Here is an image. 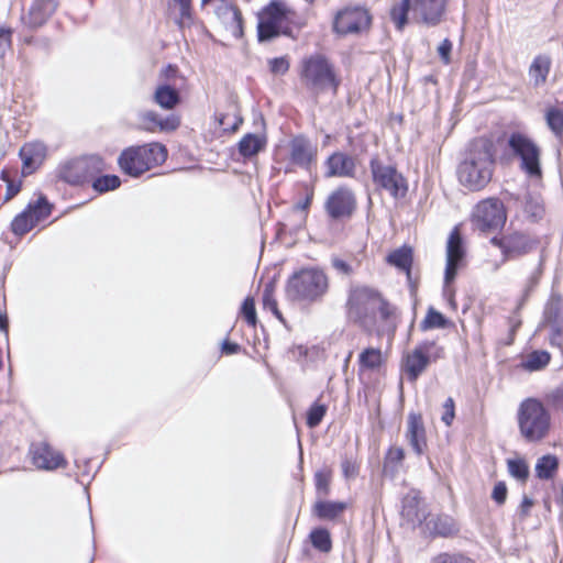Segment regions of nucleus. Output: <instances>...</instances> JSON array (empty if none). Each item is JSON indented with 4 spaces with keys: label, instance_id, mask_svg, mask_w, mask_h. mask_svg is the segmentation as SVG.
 Returning a JSON list of instances; mask_svg holds the SVG:
<instances>
[{
    "label": "nucleus",
    "instance_id": "obj_5",
    "mask_svg": "<svg viewBox=\"0 0 563 563\" xmlns=\"http://www.w3.org/2000/svg\"><path fill=\"white\" fill-rule=\"evenodd\" d=\"M166 157V147L154 142L124 150L119 157V165L125 174L137 177L155 165L165 162Z\"/></svg>",
    "mask_w": 563,
    "mask_h": 563
},
{
    "label": "nucleus",
    "instance_id": "obj_16",
    "mask_svg": "<svg viewBox=\"0 0 563 563\" xmlns=\"http://www.w3.org/2000/svg\"><path fill=\"white\" fill-rule=\"evenodd\" d=\"M355 208V196L346 187H340L332 191L325 201V210L332 219L349 218Z\"/></svg>",
    "mask_w": 563,
    "mask_h": 563
},
{
    "label": "nucleus",
    "instance_id": "obj_54",
    "mask_svg": "<svg viewBox=\"0 0 563 563\" xmlns=\"http://www.w3.org/2000/svg\"><path fill=\"white\" fill-rule=\"evenodd\" d=\"M548 402L555 409L563 410V386H559L547 395Z\"/></svg>",
    "mask_w": 563,
    "mask_h": 563
},
{
    "label": "nucleus",
    "instance_id": "obj_41",
    "mask_svg": "<svg viewBox=\"0 0 563 563\" xmlns=\"http://www.w3.org/2000/svg\"><path fill=\"white\" fill-rule=\"evenodd\" d=\"M179 9V16L176 23L180 29L189 27L194 23L191 0H173Z\"/></svg>",
    "mask_w": 563,
    "mask_h": 563
},
{
    "label": "nucleus",
    "instance_id": "obj_15",
    "mask_svg": "<svg viewBox=\"0 0 563 563\" xmlns=\"http://www.w3.org/2000/svg\"><path fill=\"white\" fill-rule=\"evenodd\" d=\"M51 207L44 197H40L35 205H30L26 210L18 214L11 228L14 234L23 235L29 232L36 223L48 217Z\"/></svg>",
    "mask_w": 563,
    "mask_h": 563
},
{
    "label": "nucleus",
    "instance_id": "obj_28",
    "mask_svg": "<svg viewBox=\"0 0 563 563\" xmlns=\"http://www.w3.org/2000/svg\"><path fill=\"white\" fill-rule=\"evenodd\" d=\"M143 129L150 132L159 131H174L179 126V120L175 115L162 119L154 111H146L141 115Z\"/></svg>",
    "mask_w": 563,
    "mask_h": 563
},
{
    "label": "nucleus",
    "instance_id": "obj_39",
    "mask_svg": "<svg viewBox=\"0 0 563 563\" xmlns=\"http://www.w3.org/2000/svg\"><path fill=\"white\" fill-rule=\"evenodd\" d=\"M383 357L379 349H365L358 357V363L363 369H376L382 365Z\"/></svg>",
    "mask_w": 563,
    "mask_h": 563
},
{
    "label": "nucleus",
    "instance_id": "obj_36",
    "mask_svg": "<svg viewBox=\"0 0 563 563\" xmlns=\"http://www.w3.org/2000/svg\"><path fill=\"white\" fill-rule=\"evenodd\" d=\"M387 262L390 265L406 272L407 275L410 276L412 251L410 247L406 246L397 249L387 256Z\"/></svg>",
    "mask_w": 563,
    "mask_h": 563
},
{
    "label": "nucleus",
    "instance_id": "obj_1",
    "mask_svg": "<svg viewBox=\"0 0 563 563\" xmlns=\"http://www.w3.org/2000/svg\"><path fill=\"white\" fill-rule=\"evenodd\" d=\"M495 169L493 144L488 140L473 141L456 170L459 183L470 191L484 189L492 180Z\"/></svg>",
    "mask_w": 563,
    "mask_h": 563
},
{
    "label": "nucleus",
    "instance_id": "obj_13",
    "mask_svg": "<svg viewBox=\"0 0 563 563\" xmlns=\"http://www.w3.org/2000/svg\"><path fill=\"white\" fill-rule=\"evenodd\" d=\"M492 243L498 246L505 258L514 260L531 253L539 246V240L523 232H512L500 239L494 238Z\"/></svg>",
    "mask_w": 563,
    "mask_h": 563
},
{
    "label": "nucleus",
    "instance_id": "obj_20",
    "mask_svg": "<svg viewBox=\"0 0 563 563\" xmlns=\"http://www.w3.org/2000/svg\"><path fill=\"white\" fill-rule=\"evenodd\" d=\"M289 156L292 164L309 170L316 162L317 146L309 140L297 136L289 144Z\"/></svg>",
    "mask_w": 563,
    "mask_h": 563
},
{
    "label": "nucleus",
    "instance_id": "obj_21",
    "mask_svg": "<svg viewBox=\"0 0 563 563\" xmlns=\"http://www.w3.org/2000/svg\"><path fill=\"white\" fill-rule=\"evenodd\" d=\"M405 437L418 456L424 453L427 439L423 420L420 413L410 412L408 415Z\"/></svg>",
    "mask_w": 563,
    "mask_h": 563
},
{
    "label": "nucleus",
    "instance_id": "obj_56",
    "mask_svg": "<svg viewBox=\"0 0 563 563\" xmlns=\"http://www.w3.org/2000/svg\"><path fill=\"white\" fill-rule=\"evenodd\" d=\"M507 486L504 482H498L493 489L492 498L496 501L498 505H504L507 499Z\"/></svg>",
    "mask_w": 563,
    "mask_h": 563
},
{
    "label": "nucleus",
    "instance_id": "obj_55",
    "mask_svg": "<svg viewBox=\"0 0 563 563\" xmlns=\"http://www.w3.org/2000/svg\"><path fill=\"white\" fill-rule=\"evenodd\" d=\"M455 417V406L453 398L449 397L443 404V415L441 420L445 423V426H451L452 421Z\"/></svg>",
    "mask_w": 563,
    "mask_h": 563
},
{
    "label": "nucleus",
    "instance_id": "obj_10",
    "mask_svg": "<svg viewBox=\"0 0 563 563\" xmlns=\"http://www.w3.org/2000/svg\"><path fill=\"white\" fill-rule=\"evenodd\" d=\"M508 145L520 157L521 167L527 174L530 176H541V151L530 137L521 133H512L509 136Z\"/></svg>",
    "mask_w": 563,
    "mask_h": 563
},
{
    "label": "nucleus",
    "instance_id": "obj_62",
    "mask_svg": "<svg viewBox=\"0 0 563 563\" xmlns=\"http://www.w3.org/2000/svg\"><path fill=\"white\" fill-rule=\"evenodd\" d=\"M533 506V500L528 497V496H523L522 498V501H521V505H520V512L523 517H527L530 512V509L532 508Z\"/></svg>",
    "mask_w": 563,
    "mask_h": 563
},
{
    "label": "nucleus",
    "instance_id": "obj_27",
    "mask_svg": "<svg viewBox=\"0 0 563 563\" xmlns=\"http://www.w3.org/2000/svg\"><path fill=\"white\" fill-rule=\"evenodd\" d=\"M325 166V177H354L355 175V159L343 152L330 155Z\"/></svg>",
    "mask_w": 563,
    "mask_h": 563
},
{
    "label": "nucleus",
    "instance_id": "obj_17",
    "mask_svg": "<svg viewBox=\"0 0 563 563\" xmlns=\"http://www.w3.org/2000/svg\"><path fill=\"white\" fill-rule=\"evenodd\" d=\"M446 2V0H413V18L427 26H435L443 20Z\"/></svg>",
    "mask_w": 563,
    "mask_h": 563
},
{
    "label": "nucleus",
    "instance_id": "obj_47",
    "mask_svg": "<svg viewBox=\"0 0 563 563\" xmlns=\"http://www.w3.org/2000/svg\"><path fill=\"white\" fill-rule=\"evenodd\" d=\"M263 306L264 309L272 311L279 320H283L282 313L278 310L277 301L274 297V285L268 284L263 291Z\"/></svg>",
    "mask_w": 563,
    "mask_h": 563
},
{
    "label": "nucleus",
    "instance_id": "obj_7",
    "mask_svg": "<svg viewBox=\"0 0 563 563\" xmlns=\"http://www.w3.org/2000/svg\"><path fill=\"white\" fill-rule=\"evenodd\" d=\"M369 170L373 184L377 189L387 192L395 200L406 197L408 181L395 164L374 156L369 161Z\"/></svg>",
    "mask_w": 563,
    "mask_h": 563
},
{
    "label": "nucleus",
    "instance_id": "obj_57",
    "mask_svg": "<svg viewBox=\"0 0 563 563\" xmlns=\"http://www.w3.org/2000/svg\"><path fill=\"white\" fill-rule=\"evenodd\" d=\"M271 71L277 75H284L289 69V63L284 57L274 58L269 62Z\"/></svg>",
    "mask_w": 563,
    "mask_h": 563
},
{
    "label": "nucleus",
    "instance_id": "obj_52",
    "mask_svg": "<svg viewBox=\"0 0 563 563\" xmlns=\"http://www.w3.org/2000/svg\"><path fill=\"white\" fill-rule=\"evenodd\" d=\"M431 563H475L462 554L441 553L437 555Z\"/></svg>",
    "mask_w": 563,
    "mask_h": 563
},
{
    "label": "nucleus",
    "instance_id": "obj_46",
    "mask_svg": "<svg viewBox=\"0 0 563 563\" xmlns=\"http://www.w3.org/2000/svg\"><path fill=\"white\" fill-rule=\"evenodd\" d=\"M121 181L120 178L115 175H104L101 177H98L93 184L92 187L95 190L99 192H104L109 190H114L120 186Z\"/></svg>",
    "mask_w": 563,
    "mask_h": 563
},
{
    "label": "nucleus",
    "instance_id": "obj_42",
    "mask_svg": "<svg viewBox=\"0 0 563 563\" xmlns=\"http://www.w3.org/2000/svg\"><path fill=\"white\" fill-rule=\"evenodd\" d=\"M312 545L321 552H329L332 548L330 533L325 529H316L310 533Z\"/></svg>",
    "mask_w": 563,
    "mask_h": 563
},
{
    "label": "nucleus",
    "instance_id": "obj_63",
    "mask_svg": "<svg viewBox=\"0 0 563 563\" xmlns=\"http://www.w3.org/2000/svg\"><path fill=\"white\" fill-rule=\"evenodd\" d=\"M11 34L10 29L0 25V40H3L9 46L11 45Z\"/></svg>",
    "mask_w": 563,
    "mask_h": 563
},
{
    "label": "nucleus",
    "instance_id": "obj_60",
    "mask_svg": "<svg viewBox=\"0 0 563 563\" xmlns=\"http://www.w3.org/2000/svg\"><path fill=\"white\" fill-rule=\"evenodd\" d=\"M87 158H97L99 161V164H88L87 166V177L90 178L95 174L101 172L103 169L104 163L99 156H88Z\"/></svg>",
    "mask_w": 563,
    "mask_h": 563
},
{
    "label": "nucleus",
    "instance_id": "obj_2",
    "mask_svg": "<svg viewBox=\"0 0 563 563\" xmlns=\"http://www.w3.org/2000/svg\"><path fill=\"white\" fill-rule=\"evenodd\" d=\"M299 78L302 86L314 96L327 91L335 95L340 86V79L333 65L320 54L305 57L301 60Z\"/></svg>",
    "mask_w": 563,
    "mask_h": 563
},
{
    "label": "nucleus",
    "instance_id": "obj_30",
    "mask_svg": "<svg viewBox=\"0 0 563 563\" xmlns=\"http://www.w3.org/2000/svg\"><path fill=\"white\" fill-rule=\"evenodd\" d=\"M154 102L165 110H173L179 102L178 91L169 85H159L153 96Z\"/></svg>",
    "mask_w": 563,
    "mask_h": 563
},
{
    "label": "nucleus",
    "instance_id": "obj_18",
    "mask_svg": "<svg viewBox=\"0 0 563 563\" xmlns=\"http://www.w3.org/2000/svg\"><path fill=\"white\" fill-rule=\"evenodd\" d=\"M464 258V249L462 238L457 229H454L446 243V265L444 272V283L450 285L456 277L457 271Z\"/></svg>",
    "mask_w": 563,
    "mask_h": 563
},
{
    "label": "nucleus",
    "instance_id": "obj_19",
    "mask_svg": "<svg viewBox=\"0 0 563 563\" xmlns=\"http://www.w3.org/2000/svg\"><path fill=\"white\" fill-rule=\"evenodd\" d=\"M214 14L223 27L234 37L243 34L242 14L236 7L229 4L225 0H216Z\"/></svg>",
    "mask_w": 563,
    "mask_h": 563
},
{
    "label": "nucleus",
    "instance_id": "obj_50",
    "mask_svg": "<svg viewBox=\"0 0 563 563\" xmlns=\"http://www.w3.org/2000/svg\"><path fill=\"white\" fill-rule=\"evenodd\" d=\"M395 312L396 308L380 296V302L376 306V321L379 318L382 321L389 322L394 319Z\"/></svg>",
    "mask_w": 563,
    "mask_h": 563
},
{
    "label": "nucleus",
    "instance_id": "obj_53",
    "mask_svg": "<svg viewBox=\"0 0 563 563\" xmlns=\"http://www.w3.org/2000/svg\"><path fill=\"white\" fill-rule=\"evenodd\" d=\"M314 478L317 492L324 496L328 495L330 486V474L325 472H318L316 473Z\"/></svg>",
    "mask_w": 563,
    "mask_h": 563
},
{
    "label": "nucleus",
    "instance_id": "obj_14",
    "mask_svg": "<svg viewBox=\"0 0 563 563\" xmlns=\"http://www.w3.org/2000/svg\"><path fill=\"white\" fill-rule=\"evenodd\" d=\"M371 23V16L362 7H347L339 11L334 18L333 29L339 34L357 33Z\"/></svg>",
    "mask_w": 563,
    "mask_h": 563
},
{
    "label": "nucleus",
    "instance_id": "obj_26",
    "mask_svg": "<svg viewBox=\"0 0 563 563\" xmlns=\"http://www.w3.org/2000/svg\"><path fill=\"white\" fill-rule=\"evenodd\" d=\"M46 152V146L42 142L35 141L24 144L20 148L23 174H32L35 172L45 161Z\"/></svg>",
    "mask_w": 563,
    "mask_h": 563
},
{
    "label": "nucleus",
    "instance_id": "obj_4",
    "mask_svg": "<svg viewBox=\"0 0 563 563\" xmlns=\"http://www.w3.org/2000/svg\"><path fill=\"white\" fill-rule=\"evenodd\" d=\"M380 302V294L367 286L351 288L346 308L347 317L367 331L376 325V306Z\"/></svg>",
    "mask_w": 563,
    "mask_h": 563
},
{
    "label": "nucleus",
    "instance_id": "obj_9",
    "mask_svg": "<svg viewBox=\"0 0 563 563\" xmlns=\"http://www.w3.org/2000/svg\"><path fill=\"white\" fill-rule=\"evenodd\" d=\"M443 356L444 349L434 341L422 342L404 356V372L409 380L416 382L431 362H435Z\"/></svg>",
    "mask_w": 563,
    "mask_h": 563
},
{
    "label": "nucleus",
    "instance_id": "obj_23",
    "mask_svg": "<svg viewBox=\"0 0 563 563\" xmlns=\"http://www.w3.org/2000/svg\"><path fill=\"white\" fill-rule=\"evenodd\" d=\"M33 464L42 470H55L66 465L64 456L47 443H40L31 450Z\"/></svg>",
    "mask_w": 563,
    "mask_h": 563
},
{
    "label": "nucleus",
    "instance_id": "obj_3",
    "mask_svg": "<svg viewBox=\"0 0 563 563\" xmlns=\"http://www.w3.org/2000/svg\"><path fill=\"white\" fill-rule=\"evenodd\" d=\"M521 437L529 442L544 439L551 427V416L541 401L534 398L523 400L517 413Z\"/></svg>",
    "mask_w": 563,
    "mask_h": 563
},
{
    "label": "nucleus",
    "instance_id": "obj_48",
    "mask_svg": "<svg viewBox=\"0 0 563 563\" xmlns=\"http://www.w3.org/2000/svg\"><path fill=\"white\" fill-rule=\"evenodd\" d=\"M327 412L325 405L313 404L307 413V424L309 428H316L322 421Z\"/></svg>",
    "mask_w": 563,
    "mask_h": 563
},
{
    "label": "nucleus",
    "instance_id": "obj_35",
    "mask_svg": "<svg viewBox=\"0 0 563 563\" xmlns=\"http://www.w3.org/2000/svg\"><path fill=\"white\" fill-rule=\"evenodd\" d=\"M266 144V140L257 134H246L239 142V152L244 157H252L261 152Z\"/></svg>",
    "mask_w": 563,
    "mask_h": 563
},
{
    "label": "nucleus",
    "instance_id": "obj_44",
    "mask_svg": "<svg viewBox=\"0 0 563 563\" xmlns=\"http://www.w3.org/2000/svg\"><path fill=\"white\" fill-rule=\"evenodd\" d=\"M446 325V319L442 313L430 308L426 318L422 320L420 327L422 330L444 328Z\"/></svg>",
    "mask_w": 563,
    "mask_h": 563
},
{
    "label": "nucleus",
    "instance_id": "obj_49",
    "mask_svg": "<svg viewBox=\"0 0 563 563\" xmlns=\"http://www.w3.org/2000/svg\"><path fill=\"white\" fill-rule=\"evenodd\" d=\"M241 313L249 325L255 327L257 323V316L255 309V301L252 297H246L243 301Z\"/></svg>",
    "mask_w": 563,
    "mask_h": 563
},
{
    "label": "nucleus",
    "instance_id": "obj_43",
    "mask_svg": "<svg viewBox=\"0 0 563 563\" xmlns=\"http://www.w3.org/2000/svg\"><path fill=\"white\" fill-rule=\"evenodd\" d=\"M216 120L224 132H235L243 122V119L236 113H218Z\"/></svg>",
    "mask_w": 563,
    "mask_h": 563
},
{
    "label": "nucleus",
    "instance_id": "obj_25",
    "mask_svg": "<svg viewBox=\"0 0 563 563\" xmlns=\"http://www.w3.org/2000/svg\"><path fill=\"white\" fill-rule=\"evenodd\" d=\"M99 164L97 158H77L65 163L58 170V176L64 181L78 185L88 179L87 166L91 164Z\"/></svg>",
    "mask_w": 563,
    "mask_h": 563
},
{
    "label": "nucleus",
    "instance_id": "obj_12",
    "mask_svg": "<svg viewBox=\"0 0 563 563\" xmlns=\"http://www.w3.org/2000/svg\"><path fill=\"white\" fill-rule=\"evenodd\" d=\"M506 219L504 203L497 198L481 201L473 212V222L481 231L498 229L505 224Z\"/></svg>",
    "mask_w": 563,
    "mask_h": 563
},
{
    "label": "nucleus",
    "instance_id": "obj_32",
    "mask_svg": "<svg viewBox=\"0 0 563 563\" xmlns=\"http://www.w3.org/2000/svg\"><path fill=\"white\" fill-rule=\"evenodd\" d=\"M346 509L343 501H324L319 500L313 505V514L322 520H333L338 518Z\"/></svg>",
    "mask_w": 563,
    "mask_h": 563
},
{
    "label": "nucleus",
    "instance_id": "obj_58",
    "mask_svg": "<svg viewBox=\"0 0 563 563\" xmlns=\"http://www.w3.org/2000/svg\"><path fill=\"white\" fill-rule=\"evenodd\" d=\"M452 51V43L450 40L445 38L438 47V53L441 57V59L444 62V64L450 63V54Z\"/></svg>",
    "mask_w": 563,
    "mask_h": 563
},
{
    "label": "nucleus",
    "instance_id": "obj_51",
    "mask_svg": "<svg viewBox=\"0 0 563 563\" xmlns=\"http://www.w3.org/2000/svg\"><path fill=\"white\" fill-rule=\"evenodd\" d=\"M543 256H540L537 267L532 271L525 286V297L538 285L542 275Z\"/></svg>",
    "mask_w": 563,
    "mask_h": 563
},
{
    "label": "nucleus",
    "instance_id": "obj_37",
    "mask_svg": "<svg viewBox=\"0 0 563 563\" xmlns=\"http://www.w3.org/2000/svg\"><path fill=\"white\" fill-rule=\"evenodd\" d=\"M559 467V460L556 456L547 454L541 456L536 464V475L540 479H550Z\"/></svg>",
    "mask_w": 563,
    "mask_h": 563
},
{
    "label": "nucleus",
    "instance_id": "obj_8",
    "mask_svg": "<svg viewBox=\"0 0 563 563\" xmlns=\"http://www.w3.org/2000/svg\"><path fill=\"white\" fill-rule=\"evenodd\" d=\"M296 12L285 1L273 0L258 13V40L268 41L285 33Z\"/></svg>",
    "mask_w": 563,
    "mask_h": 563
},
{
    "label": "nucleus",
    "instance_id": "obj_45",
    "mask_svg": "<svg viewBox=\"0 0 563 563\" xmlns=\"http://www.w3.org/2000/svg\"><path fill=\"white\" fill-rule=\"evenodd\" d=\"M508 472L518 481L525 482L529 476V467L522 459L508 460Z\"/></svg>",
    "mask_w": 563,
    "mask_h": 563
},
{
    "label": "nucleus",
    "instance_id": "obj_40",
    "mask_svg": "<svg viewBox=\"0 0 563 563\" xmlns=\"http://www.w3.org/2000/svg\"><path fill=\"white\" fill-rule=\"evenodd\" d=\"M545 121L555 136L563 135V110L555 107L549 108L545 112Z\"/></svg>",
    "mask_w": 563,
    "mask_h": 563
},
{
    "label": "nucleus",
    "instance_id": "obj_38",
    "mask_svg": "<svg viewBox=\"0 0 563 563\" xmlns=\"http://www.w3.org/2000/svg\"><path fill=\"white\" fill-rule=\"evenodd\" d=\"M551 360V355L547 351H533L527 355L526 360L522 363L523 368L536 372L543 369Z\"/></svg>",
    "mask_w": 563,
    "mask_h": 563
},
{
    "label": "nucleus",
    "instance_id": "obj_64",
    "mask_svg": "<svg viewBox=\"0 0 563 563\" xmlns=\"http://www.w3.org/2000/svg\"><path fill=\"white\" fill-rule=\"evenodd\" d=\"M20 191V185L9 183L5 199L9 200Z\"/></svg>",
    "mask_w": 563,
    "mask_h": 563
},
{
    "label": "nucleus",
    "instance_id": "obj_33",
    "mask_svg": "<svg viewBox=\"0 0 563 563\" xmlns=\"http://www.w3.org/2000/svg\"><path fill=\"white\" fill-rule=\"evenodd\" d=\"M428 529L437 536L450 537L457 532L454 520L449 516H437L427 521Z\"/></svg>",
    "mask_w": 563,
    "mask_h": 563
},
{
    "label": "nucleus",
    "instance_id": "obj_31",
    "mask_svg": "<svg viewBox=\"0 0 563 563\" xmlns=\"http://www.w3.org/2000/svg\"><path fill=\"white\" fill-rule=\"evenodd\" d=\"M405 451L400 446H390L385 455L383 473L386 476L395 477L402 468Z\"/></svg>",
    "mask_w": 563,
    "mask_h": 563
},
{
    "label": "nucleus",
    "instance_id": "obj_11",
    "mask_svg": "<svg viewBox=\"0 0 563 563\" xmlns=\"http://www.w3.org/2000/svg\"><path fill=\"white\" fill-rule=\"evenodd\" d=\"M542 324L551 346L563 349V298L552 294L543 310Z\"/></svg>",
    "mask_w": 563,
    "mask_h": 563
},
{
    "label": "nucleus",
    "instance_id": "obj_6",
    "mask_svg": "<svg viewBox=\"0 0 563 563\" xmlns=\"http://www.w3.org/2000/svg\"><path fill=\"white\" fill-rule=\"evenodd\" d=\"M325 274L316 268H305L295 273L287 283V296L294 300L316 301L328 290Z\"/></svg>",
    "mask_w": 563,
    "mask_h": 563
},
{
    "label": "nucleus",
    "instance_id": "obj_59",
    "mask_svg": "<svg viewBox=\"0 0 563 563\" xmlns=\"http://www.w3.org/2000/svg\"><path fill=\"white\" fill-rule=\"evenodd\" d=\"M342 471L346 478L355 477L357 475L358 468L356 464L352 460H344L342 462Z\"/></svg>",
    "mask_w": 563,
    "mask_h": 563
},
{
    "label": "nucleus",
    "instance_id": "obj_22",
    "mask_svg": "<svg viewBox=\"0 0 563 563\" xmlns=\"http://www.w3.org/2000/svg\"><path fill=\"white\" fill-rule=\"evenodd\" d=\"M401 517L409 526L413 528L427 520L426 507L417 492H409L404 497Z\"/></svg>",
    "mask_w": 563,
    "mask_h": 563
},
{
    "label": "nucleus",
    "instance_id": "obj_24",
    "mask_svg": "<svg viewBox=\"0 0 563 563\" xmlns=\"http://www.w3.org/2000/svg\"><path fill=\"white\" fill-rule=\"evenodd\" d=\"M56 8L55 0H34L27 12L23 14L22 21L30 27H40L51 18Z\"/></svg>",
    "mask_w": 563,
    "mask_h": 563
},
{
    "label": "nucleus",
    "instance_id": "obj_29",
    "mask_svg": "<svg viewBox=\"0 0 563 563\" xmlns=\"http://www.w3.org/2000/svg\"><path fill=\"white\" fill-rule=\"evenodd\" d=\"M551 69V58L548 55H538L533 58L529 67V77L534 87L545 84Z\"/></svg>",
    "mask_w": 563,
    "mask_h": 563
},
{
    "label": "nucleus",
    "instance_id": "obj_61",
    "mask_svg": "<svg viewBox=\"0 0 563 563\" xmlns=\"http://www.w3.org/2000/svg\"><path fill=\"white\" fill-rule=\"evenodd\" d=\"M332 266H333L338 272H340V273H342V274H345V275H349V274H351V272H352L351 266H350L345 261H343V260H341V258H338V257H335V258H333V260H332Z\"/></svg>",
    "mask_w": 563,
    "mask_h": 563
},
{
    "label": "nucleus",
    "instance_id": "obj_34",
    "mask_svg": "<svg viewBox=\"0 0 563 563\" xmlns=\"http://www.w3.org/2000/svg\"><path fill=\"white\" fill-rule=\"evenodd\" d=\"M413 0L396 1L390 8V20L396 29L402 31L408 23V13L412 11Z\"/></svg>",
    "mask_w": 563,
    "mask_h": 563
}]
</instances>
